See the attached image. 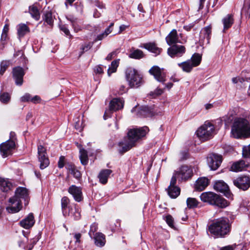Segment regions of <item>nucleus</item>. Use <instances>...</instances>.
<instances>
[{"label": "nucleus", "mask_w": 250, "mask_h": 250, "mask_svg": "<svg viewBox=\"0 0 250 250\" xmlns=\"http://www.w3.org/2000/svg\"><path fill=\"white\" fill-rule=\"evenodd\" d=\"M208 185V179L206 177H202L196 181L195 188L197 190L202 191L205 189Z\"/></svg>", "instance_id": "obj_27"}, {"label": "nucleus", "mask_w": 250, "mask_h": 250, "mask_svg": "<svg viewBox=\"0 0 250 250\" xmlns=\"http://www.w3.org/2000/svg\"><path fill=\"white\" fill-rule=\"evenodd\" d=\"M69 202V199L66 196L63 197L61 199V207L63 215L70 216L76 220L80 219L81 214L78 206L73 204L68 206Z\"/></svg>", "instance_id": "obj_6"}, {"label": "nucleus", "mask_w": 250, "mask_h": 250, "mask_svg": "<svg viewBox=\"0 0 250 250\" xmlns=\"http://www.w3.org/2000/svg\"><path fill=\"white\" fill-rule=\"evenodd\" d=\"M18 34L20 37H23L30 32L29 28L24 23L19 24L18 26Z\"/></svg>", "instance_id": "obj_34"}, {"label": "nucleus", "mask_w": 250, "mask_h": 250, "mask_svg": "<svg viewBox=\"0 0 250 250\" xmlns=\"http://www.w3.org/2000/svg\"><path fill=\"white\" fill-rule=\"evenodd\" d=\"M200 199L204 202L220 208H225L229 205V203L225 199L213 192L202 193L200 195Z\"/></svg>", "instance_id": "obj_5"}, {"label": "nucleus", "mask_w": 250, "mask_h": 250, "mask_svg": "<svg viewBox=\"0 0 250 250\" xmlns=\"http://www.w3.org/2000/svg\"><path fill=\"white\" fill-rule=\"evenodd\" d=\"M124 101L121 98H114L109 103V108L105 110L104 115V120L110 117L113 111L121 109L124 107Z\"/></svg>", "instance_id": "obj_9"}, {"label": "nucleus", "mask_w": 250, "mask_h": 250, "mask_svg": "<svg viewBox=\"0 0 250 250\" xmlns=\"http://www.w3.org/2000/svg\"><path fill=\"white\" fill-rule=\"evenodd\" d=\"M187 204L188 208H194L197 207L198 201L194 198H188L187 200Z\"/></svg>", "instance_id": "obj_43"}, {"label": "nucleus", "mask_w": 250, "mask_h": 250, "mask_svg": "<svg viewBox=\"0 0 250 250\" xmlns=\"http://www.w3.org/2000/svg\"><path fill=\"white\" fill-rule=\"evenodd\" d=\"M11 100V96L7 92L0 93V101L3 104H7Z\"/></svg>", "instance_id": "obj_41"}, {"label": "nucleus", "mask_w": 250, "mask_h": 250, "mask_svg": "<svg viewBox=\"0 0 250 250\" xmlns=\"http://www.w3.org/2000/svg\"><path fill=\"white\" fill-rule=\"evenodd\" d=\"M95 72L98 74H102L103 73V70L101 66H97L95 68Z\"/></svg>", "instance_id": "obj_61"}, {"label": "nucleus", "mask_w": 250, "mask_h": 250, "mask_svg": "<svg viewBox=\"0 0 250 250\" xmlns=\"http://www.w3.org/2000/svg\"><path fill=\"white\" fill-rule=\"evenodd\" d=\"M60 29L62 32H63L64 33V34L68 36L70 35L69 30L65 25H63L61 26L60 27Z\"/></svg>", "instance_id": "obj_59"}, {"label": "nucleus", "mask_w": 250, "mask_h": 250, "mask_svg": "<svg viewBox=\"0 0 250 250\" xmlns=\"http://www.w3.org/2000/svg\"><path fill=\"white\" fill-rule=\"evenodd\" d=\"M15 147L14 141L8 140L0 145V151L1 156L5 158L12 154L13 151Z\"/></svg>", "instance_id": "obj_12"}, {"label": "nucleus", "mask_w": 250, "mask_h": 250, "mask_svg": "<svg viewBox=\"0 0 250 250\" xmlns=\"http://www.w3.org/2000/svg\"><path fill=\"white\" fill-rule=\"evenodd\" d=\"M166 41L168 45H173L177 43H181L177 30L173 29L166 37Z\"/></svg>", "instance_id": "obj_21"}, {"label": "nucleus", "mask_w": 250, "mask_h": 250, "mask_svg": "<svg viewBox=\"0 0 250 250\" xmlns=\"http://www.w3.org/2000/svg\"><path fill=\"white\" fill-rule=\"evenodd\" d=\"M111 172L112 170L110 169H106L102 170L98 175L100 183L103 184H106Z\"/></svg>", "instance_id": "obj_31"}, {"label": "nucleus", "mask_w": 250, "mask_h": 250, "mask_svg": "<svg viewBox=\"0 0 250 250\" xmlns=\"http://www.w3.org/2000/svg\"><path fill=\"white\" fill-rule=\"evenodd\" d=\"M81 234L80 233H75L74 234V238L76 239V243H80V238H81Z\"/></svg>", "instance_id": "obj_62"}, {"label": "nucleus", "mask_w": 250, "mask_h": 250, "mask_svg": "<svg viewBox=\"0 0 250 250\" xmlns=\"http://www.w3.org/2000/svg\"><path fill=\"white\" fill-rule=\"evenodd\" d=\"M201 56L198 53L194 54L191 59L188 60L189 61H191L192 64H193L194 67L197 66L199 65L201 61Z\"/></svg>", "instance_id": "obj_40"}, {"label": "nucleus", "mask_w": 250, "mask_h": 250, "mask_svg": "<svg viewBox=\"0 0 250 250\" xmlns=\"http://www.w3.org/2000/svg\"><path fill=\"white\" fill-rule=\"evenodd\" d=\"M96 5L97 7H98V8H99L100 9L105 8V5L103 3L101 2L100 1H97L96 2Z\"/></svg>", "instance_id": "obj_63"}, {"label": "nucleus", "mask_w": 250, "mask_h": 250, "mask_svg": "<svg viewBox=\"0 0 250 250\" xmlns=\"http://www.w3.org/2000/svg\"><path fill=\"white\" fill-rule=\"evenodd\" d=\"M233 183L239 189L246 190L250 187V178L248 176H240L234 179Z\"/></svg>", "instance_id": "obj_18"}, {"label": "nucleus", "mask_w": 250, "mask_h": 250, "mask_svg": "<svg viewBox=\"0 0 250 250\" xmlns=\"http://www.w3.org/2000/svg\"><path fill=\"white\" fill-rule=\"evenodd\" d=\"M29 13L31 17L36 21H38L40 18V13L39 10L35 4H33L29 7Z\"/></svg>", "instance_id": "obj_32"}, {"label": "nucleus", "mask_w": 250, "mask_h": 250, "mask_svg": "<svg viewBox=\"0 0 250 250\" xmlns=\"http://www.w3.org/2000/svg\"><path fill=\"white\" fill-rule=\"evenodd\" d=\"M12 184L7 180L0 178V188L3 192H7L11 189Z\"/></svg>", "instance_id": "obj_37"}, {"label": "nucleus", "mask_w": 250, "mask_h": 250, "mask_svg": "<svg viewBox=\"0 0 250 250\" xmlns=\"http://www.w3.org/2000/svg\"><path fill=\"white\" fill-rule=\"evenodd\" d=\"M211 34V27L210 25L207 26L202 29L200 33V41L203 42H206L207 44L209 43Z\"/></svg>", "instance_id": "obj_22"}, {"label": "nucleus", "mask_w": 250, "mask_h": 250, "mask_svg": "<svg viewBox=\"0 0 250 250\" xmlns=\"http://www.w3.org/2000/svg\"><path fill=\"white\" fill-rule=\"evenodd\" d=\"M8 30L9 25L8 24H5L2 30V32L1 35V40L5 41L6 39Z\"/></svg>", "instance_id": "obj_47"}, {"label": "nucleus", "mask_w": 250, "mask_h": 250, "mask_svg": "<svg viewBox=\"0 0 250 250\" xmlns=\"http://www.w3.org/2000/svg\"><path fill=\"white\" fill-rule=\"evenodd\" d=\"M186 52L184 46L174 44L167 49V54L171 58L181 57Z\"/></svg>", "instance_id": "obj_17"}, {"label": "nucleus", "mask_w": 250, "mask_h": 250, "mask_svg": "<svg viewBox=\"0 0 250 250\" xmlns=\"http://www.w3.org/2000/svg\"><path fill=\"white\" fill-rule=\"evenodd\" d=\"M231 136L236 139L250 137L249 122L244 118L235 119L231 126Z\"/></svg>", "instance_id": "obj_4"}, {"label": "nucleus", "mask_w": 250, "mask_h": 250, "mask_svg": "<svg viewBox=\"0 0 250 250\" xmlns=\"http://www.w3.org/2000/svg\"><path fill=\"white\" fill-rule=\"evenodd\" d=\"M247 166L248 164L246 163L245 161L239 160L232 164L230 167V170L234 172L240 171H242Z\"/></svg>", "instance_id": "obj_25"}, {"label": "nucleus", "mask_w": 250, "mask_h": 250, "mask_svg": "<svg viewBox=\"0 0 250 250\" xmlns=\"http://www.w3.org/2000/svg\"><path fill=\"white\" fill-rule=\"evenodd\" d=\"M80 159L81 164L84 166L86 165L88 161L87 151L85 149L82 148L80 149Z\"/></svg>", "instance_id": "obj_38"}, {"label": "nucleus", "mask_w": 250, "mask_h": 250, "mask_svg": "<svg viewBox=\"0 0 250 250\" xmlns=\"http://www.w3.org/2000/svg\"><path fill=\"white\" fill-rule=\"evenodd\" d=\"M21 199L24 200L25 206L27 205L29 201V192L25 188L19 187L15 191V196L9 199L10 206L6 208V210L11 213L19 212L21 208Z\"/></svg>", "instance_id": "obj_2"}, {"label": "nucleus", "mask_w": 250, "mask_h": 250, "mask_svg": "<svg viewBox=\"0 0 250 250\" xmlns=\"http://www.w3.org/2000/svg\"><path fill=\"white\" fill-rule=\"evenodd\" d=\"M65 167L75 178L79 179L81 178L82 175L80 171L72 163H67Z\"/></svg>", "instance_id": "obj_26"}, {"label": "nucleus", "mask_w": 250, "mask_h": 250, "mask_svg": "<svg viewBox=\"0 0 250 250\" xmlns=\"http://www.w3.org/2000/svg\"><path fill=\"white\" fill-rule=\"evenodd\" d=\"M138 115L142 117H149L155 114L152 109L147 106H143L138 111Z\"/></svg>", "instance_id": "obj_28"}, {"label": "nucleus", "mask_w": 250, "mask_h": 250, "mask_svg": "<svg viewBox=\"0 0 250 250\" xmlns=\"http://www.w3.org/2000/svg\"><path fill=\"white\" fill-rule=\"evenodd\" d=\"M163 93V90L162 89L157 88L154 91L150 93V95L153 97L161 95Z\"/></svg>", "instance_id": "obj_52"}, {"label": "nucleus", "mask_w": 250, "mask_h": 250, "mask_svg": "<svg viewBox=\"0 0 250 250\" xmlns=\"http://www.w3.org/2000/svg\"><path fill=\"white\" fill-rule=\"evenodd\" d=\"M42 19L45 22L52 26L53 24L54 19L50 11H45L42 15Z\"/></svg>", "instance_id": "obj_35"}, {"label": "nucleus", "mask_w": 250, "mask_h": 250, "mask_svg": "<svg viewBox=\"0 0 250 250\" xmlns=\"http://www.w3.org/2000/svg\"><path fill=\"white\" fill-rule=\"evenodd\" d=\"M92 46V44L90 42L85 44L84 46H82L81 49L83 52L86 51L88 50Z\"/></svg>", "instance_id": "obj_60"}, {"label": "nucleus", "mask_w": 250, "mask_h": 250, "mask_svg": "<svg viewBox=\"0 0 250 250\" xmlns=\"http://www.w3.org/2000/svg\"><path fill=\"white\" fill-rule=\"evenodd\" d=\"M231 225L228 218L222 217L215 220L209 227L208 231L215 237H225L230 231Z\"/></svg>", "instance_id": "obj_3"}, {"label": "nucleus", "mask_w": 250, "mask_h": 250, "mask_svg": "<svg viewBox=\"0 0 250 250\" xmlns=\"http://www.w3.org/2000/svg\"><path fill=\"white\" fill-rule=\"evenodd\" d=\"M144 56L145 55L142 50L138 49H135L132 48L130 51L128 57L130 58L139 60L143 58Z\"/></svg>", "instance_id": "obj_33"}, {"label": "nucleus", "mask_w": 250, "mask_h": 250, "mask_svg": "<svg viewBox=\"0 0 250 250\" xmlns=\"http://www.w3.org/2000/svg\"><path fill=\"white\" fill-rule=\"evenodd\" d=\"M193 175V171L191 168L188 166H181L178 170L175 171L173 176L176 177V179L179 181H186L190 178Z\"/></svg>", "instance_id": "obj_10"}, {"label": "nucleus", "mask_w": 250, "mask_h": 250, "mask_svg": "<svg viewBox=\"0 0 250 250\" xmlns=\"http://www.w3.org/2000/svg\"><path fill=\"white\" fill-rule=\"evenodd\" d=\"M35 223V220L33 214L30 213L24 219L22 220L20 224L21 227L25 229H29L32 228Z\"/></svg>", "instance_id": "obj_23"}, {"label": "nucleus", "mask_w": 250, "mask_h": 250, "mask_svg": "<svg viewBox=\"0 0 250 250\" xmlns=\"http://www.w3.org/2000/svg\"><path fill=\"white\" fill-rule=\"evenodd\" d=\"M38 160L40 164V167L43 169L49 165V160L47 155L46 148L42 145L38 146Z\"/></svg>", "instance_id": "obj_11"}, {"label": "nucleus", "mask_w": 250, "mask_h": 250, "mask_svg": "<svg viewBox=\"0 0 250 250\" xmlns=\"http://www.w3.org/2000/svg\"><path fill=\"white\" fill-rule=\"evenodd\" d=\"M232 82L234 83H236L238 82H240L241 83L243 84L244 83H245V80L243 77L241 78H233L232 79Z\"/></svg>", "instance_id": "obj_56"}, {"label": "nucleus", "mask_w": 250, "mask_h": 250, "mask_svg": "<svg viewBox=\"0 0 250 250\" xmlns=\"http://www.w3.org/2000/svg\"><path fill=\"white\" fill-rule=\"evenodd\" d=\"M213 188L215 190L224 193L227 198L232 199V194L230 192L229 187L223 181L215 182Z\"/></svg>", "instance_id": "obj_15"}, {"label": "nucleus", "mask_w": 250, "mask_h": 250, "mask_svg": "<svg viewBox=\"0 0 250 250\" xmlns=\"http://www.w3.org/2000/svg\"><path fill=\"white\" fill-rule=\"evenodd\" d=\"M243 77L245 80V83H244V85L246 84L250 83V72H245L242 73Z\"/></svg>", "instance_id": "obj_50"}, {"label": "nucleus", "mask_w": 250, "mask_h": 250, "mask_svg": "<svg viewBox=\"0 0 250 250\" xmlns=\"http://www.w3.org/2000/svg\"><path fill=\"white\" fill-rule=\"evenodd\" d=\"M166 221L169 227L174 228V220L171 215H168L166 217Z\"/></svg>", "instance_id": "obj_51"}, {"label": "nucleus", "mask_w": 250, "mask_h": 250, "mask_svg": "<svg viewBox=\"0 0 250 250\" xmlns=\"http://www.w3.org/2000/svg\"><path fill=\"white\" fill-rule=\"evenodd\" d=\"M11 62L10 61L4 60L0 62V75H2L7 68L10 65Z\"/></svg>", "instance_id": "obj_44"}, {"label": "nucleus", "mask_w": 250, "mask_h": 250, "mask_svg": "<svg viewBox=\"0 0 250 250\" xmlns=\"http://www.w3.org/2000/svg\"><path fill=\"white\" fill-rule=\"evenodd\" d=\"M98 229V224L96 223H93L90 228V230L88 232V234L91 238H92L93 236L95 235V233Z\"/></svg>", "instance_id": "obj_45"}, {"label": "nucleus", "mask_w": 250, "mask_h": 250, "mask_svg": "<svg viewBox=\"0 0 250 250\" xmlns=\"http://www.w3.org/2000/svg\"><path fill=\"white\" fill-rule=\"evenodd\" d=\"M193 27V25L192 24H190L188 25H185L184 26V29L188 31L191 30V29Z\"/></svg>", "instance_id": "obj_64"}, {"label": "nucleus", "mask_w": 250, "mask_h": 250, "mask_svg": "<svg viewBox=\"0 0 250 250\" xmlns=\"http://www.w3.org/2000/svg\"><path fill=\"white\" fill-rule=\"evenodd\" d=\"M119 59L114 60L112 62L110 66H109L107 70V74L110 76L112 73L116 71L117 68L119 66Z\"/></svg>", "instance_id": "obj_39"}, {"label": "nucleus", "mask_w": 250, "mask_h": 250, "mask_svg": "<svg viewBox=\"0 0 250 250\" xmlns=\"http://www.w3.org/2000/svg\"><path fill=\"white\" fill-rule=\"evenodd\" d=\"M82 123L80 120L78 121L77 122H76L75 125V128L76 130L81 131L83 129L82 127Z\"/></svg>", "instance_id": "obj_58"}, {"label": "nucleus", "mask_w": 250, "mask_h": 250, "mask_svg": "<svg viewBox=\"0 0 250 250\" xmlns=\"http://www.w3.org/2000/svg\"><path fill=\"white\" fill-rule=\"evenodd\" d=\"M214 132V125L206 122L196 131V134L200 140L206 141L212 137Z\"/></svg>", "instance_id": "obj_8"}, {"label": "nucleus", "mask_w": 250, "mask_h": 250, "mask_svg": "<svg viewBox=\"0 0 250 250\" xmlns=\"http://www.w3.org/2000/svg\"><path fill=\"white\" fill-rule=\"evenodd\" d=\"M242 155L243 157L250 158V144L243 147Z\"/></svg>", "instance_id": "obj_48"}, {"label": "nucleus", "mask_w": 250, "mask_h": 250, "mask_svg": "<svg viewBox=\"0 0 250 250\" xmlns=\"http://www.w3.org/2000/svg\"><path fill=\"white\" fill-rule=\"evenodd\" d=\"M64 159L65 158L64 156H62L60 157L58 163V166L60 168H62L64 167Z\"/></svg>", "instance_id": "obj_54"}, {"label": "nucleus", "mask_w": 250, "mask_h": 250, "mask_svg": "<svg viewBox=\"0 0 250 250\" xmlns=\"http://www.w3.org/2000/svg\"><path fill=\"white\" fill-rule=\"evenodd\" d=\"M207 161L210 169L215 170L220 167L222 162V157L220 155L210 154L208 157Z\"/></svg>", "instance_id": "obj_14"}, {"label": "nucleus", "mask_w": 250, "mask_h": 250, "mask_svg": "<svg viewBox=\"0 0 250 250\" xmlns=\"http://www.w3.org/2000/svg\"><path fill=\"white\" fill-rule=\"evenodd\" d=\"M114 23H111L109 26L105 30L104 32L101 34L98 35L97 37V40H102L104 38L107 36L109 34H110L112 29V27L113 26Z\"/></svg>", "instance_id": "obj_42"}, {"label": "nucleus", "mask_w": 250, "mask_h": 250, "mask_svg": "<svg viewBox=\"0 0 250 250\" xmlns=\"http://www.w3.org/2000/svg\"><path fill=\"white\" fill-rule=\"evenodd\" d=\"M125 78L131 88H138L143 84V77L138 71L133 67H129L125 70Z\"/></svg>", "instance_id": "obj_7"}, {"label": "nucleus", "mask_w": 250, "mask_h": 250, "mask_svg": "<svg viewBox=\"0 0 250 250\" xmlns=\"http://www.w3.org/2000/svg\"><path fill=\"white\" fill-rule=\"evenodd\" d=\"M68 192L72 195L74 200L78 202H81L83 198L82 188L75 185L71 186L68 189Z\"/></svg>", "instance_id": "obj_20"}, {"label": "nucleus", "mask_w": 250, "mask_h": 250, "mask_svg": "<svg viewBox=\"0 0 250 250\" xmlns=\"http://www.w3.org/2000/svg\"><path fill=\"white\" fill-rule=\"evenodd\" d=\"M31 99H32L31 95L29 93H25L21 98V101L22 102H31Z\"/></svg>", "instance_id": "obj_53"}, {"label": "nucleus", "mask_w": 250, "mask_h": 250, "mask_svg": "<svg viewBox=\"0 0 250 250\" xmlns=\"http://www.w3.org/2000/svg\"><path fill=\"white\" fill-rule=\"evenodd\" d=\"M67 19L71 22L72 26L74 28V30L77 32L80 30V28H76V25H77V19L74 17L67 18Z\"/></svg>", "instance_id": "obj_46"}, {"label": "nucleus", "mask_w": 250, "mask_h": 250, "mask_svg": "<svg viewBox=\"0 0 250 250\" xmlns=\"http://www.w3.org/2000/svg\"><path fill=\"white\" fill-rule=\"evenodd\" d=\"M178 66L180 67L182 70L186 72H190L192 68L194 67L191 61L188 60L187 61L179 63L178 64Z\"/></svg>", "instance_id": "obj_36"}, {"label": "nucleus", "mask_w": 250, "mask_h": 250, "mask_svg": "<svg viewBox=\"0 0 250 250\" xmlns=\"http://www.w3.org/2000/svg\"><path fill=\"white\" fill-rule=\"evenodd\" d=\"M234 22L233 18V15L232 14H228L222 19V22L224 25L223 31L225 32V30L229 28Z\"/></svg>", "instance_id": "obj_29"}, {"label": "nucleus", "mask_w": 250, "mask_h": 250, "mask_svg": "<svg viewBox=\"0 0 250 250\" xmlns=\"http://www.w3.org/2000/svg\"><path fill=\"white\" fill-rule=\"evenodd\" d=\"M92 238L94 240L95 245L99 247H103L104 246L106 240L105 236L101 232H96Z\"/></svg>", "instance_id": "obj_24"}, {"label": "nucleus", "mask_w": 250, "mask_h": 250, "mask_svg": "<svg viewBox=\"0 0 250 250\" xmlns=\"http://www.w3.org/2000/svg\"><path fill=\"white\" fill-rule=\"evenodd\" d=\"M143 47L157 55L160 54L162 49L158 47L155 43L149 42L143 44Z\"/></svg>", "instance_id": "obj_30"}, {"label": "nucleus", "mask_w": 250, "mask_h": 250, "mask_svg": "<svg viewBox=\"0 0 250 250\" xmlns=\"http://www.w3.org/2000/svg\"><path fill=\"white\" fill-rule=\"evenodd\" d=\"M149 73L153 75L158 82L164 83L166 81V74L164 68L155 65L152 66L149 70Z\"/></svg>", "instance_id": "obj_13"}, {"label": "nucleus", "mask_w": 250, "mask_h": 250, "mask_svg": "<svg viewBox=\"0 0 250 250\" xmlns=\"http://www.w3.org/2000/svg\"><path fill=\"white\" fill-rule=\"evenodd\" d=\"M41 101V98L37 95H36L33 97H32V99H31V102L35 104L40 103Z\"/></svg>", "instance_id": "obj_57"}, {"label": "nucleus", "mask_w": 250, "mask_h": 250, "mask_svg": "<svg viewBox=\"0 0 250 250\" xmlns=\"http://www.w3.org/2000/svg\"><path fill=\"white\" fill-rule=\"evenodd\" d=\"M118 53V50L114 51L110 53H109L107 57H106L105 59L107 61L111 60L113 58L115 57Z\"/></svg>", "instance_id": "obj_55"}, {"label": "nucleus", "mask_w": 250, "mask_h": 250, "mask_svg": "<svg viewBox=\"0 0 250 250\" xmlns=\"http://www.w3.org/2000/svg\"><path fill=\"white\" fill-rule=\"evenodd\" d=\"M12 73L16 85H21L23 83V77L24 75L23 68L20 66L15 67L13 68Z\"/></svg>", "instance_id": "obj_19"}, {"label": "nucleus", "mask_w": 250, "mask_h": 250, "mask_svg": "<svg viewBox=\"0 0 250 250\" xmlns=\"http://www.w3.org/2000/svg\"><path fill=\"white\" fill-rule=\"evenodd\" d=\"M148 127L145 126L139 129H132L129 130L127 137L124 142H120L119 151L124 153L131 149L135 145L136 142L143 137H144L148 132Z\"/></svg>", "instance_id": "obj_1"}, {"label": "nucleus", "mask_w": 250, "mask_h": 250, "mask_svg": "<svg viewBox=\"0 0 250 250\" xmlns=\"http://www.w3.org/2000/svg\"><path fill=\"white\" fill-rule=\"evenodd\" d=\"M188 158V152L186 150L180 152L179 154V159L181 161L187 160Z\"/></svg>", "instance_id": "obj_49"}, {"label": "nucleus", "mask_w": 250, "mask_h": 250, "mask_svg": "<svg viewBox=\"0 0 250 250\" xmlns=\"http://www.w3.org/2000/svg\"><path fill=\"white\" fill-rule=\"evenodd\" d=\"M176 179L175 176H172L170 185L167 189V194L171 198H177L180 193V188L176 186Z\"/></svg>", "instance_id": "obj_16"}]
</instances>
